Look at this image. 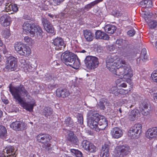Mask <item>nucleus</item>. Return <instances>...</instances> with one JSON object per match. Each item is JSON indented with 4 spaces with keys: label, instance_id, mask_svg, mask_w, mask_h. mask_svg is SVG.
Here are the masks:
<instances>
[{
    "label": "nucleus",
    "instance_id": "obj_1",
    "mask_svg": "<svg viewBox=\"0 0 157 157\" xmlns=\"http://www.w3.org/2000/svg\"><path fill=\"white\" fill-rule=\"evenodd\" d=\"M106 62L107 68L113 74L114 76L120 78L116 81L117 86L122 88L127 86L122 79L132 85L131 78L133 75L132 71L124 60L121 59L117 55L112 54L107 57Z\"/></svg>",
    "mask_w": 157,
    "mask_h": 157
},
{
    "label": "nucleus",
    "instance_id": "obj_2",
    "mask_svg": "<svg viewBox=\"0 0 157 157\" xmlns=\"http://www.w3.org/2000/svg\"><path fill=\"white\" fill-rule=\"evenodd\" d=\"M9 89L13 98L24 109L29 112L33 111L34 107L36 105V102L32 98L23 85L10 86Z\"/></svg>",
    "mask_w": 157,
    "mask_h": 157
},
{
    "label": "nucleus",
    "instance_id": "obj_3",
    "mask_svg": "<svg viewBox=\"0 0 157 157\" xmlns=\"http://www.w3.org/2000/svg\"><path fill=\"white\" fill-rule=\"evenodd\" d=\"M61 59L66 65L75 69H77L80 66V60L77 55L69 51H66L63 53Z\"/></svg>",
    "mask_w": 157,
    "mask_h": 157
},
{
    "label": "nucleus",
    "instance_id": "obj_4",
    "mask_svg": "<svg viewBox=\"0 0 157 157\" xmlns=\"http://www.w3.org/2000/svg\"><path fill=\"white\" fill-rule=\"evenodd\" d=\"M23 29L27 33H30L33 36L36 34L37 36H41L43 33L41 29L38 25L34 24H31L28 21L24 23L23 25Z\"/></svg>",
    "mask_w": 157,
    "mask_h": 157
},
{
    "label": "nucleus",
    "instance_id": "obj_5",
    "mask_svg": "<svg viewBox=\"0 0 157 157\" xmlns=\"http://www.w3.org/2000/svg\"><path fill=\"white\" fill-rule=\"evenodd\" d=\"M97 113L90 111L87 117V124L90 128L96 131L99 132V128L98 126V119L96 117Z\"/></svg>",
    "mask_w": 157,
    "mask_h": 157
},
{
    "label": "nucleus",
    "instance_id": "obj_6",
    "mask_svg": "<svg viewBox=\"0 0 157 157\" xmlns=\"http://www.w3.org/2000/svg\"><path fill=\"white\" fill-rule=\"evenodd\" d=\"M86 66L89 70H94L97 68L99 64L98 59L96 57L88 56L84 60Z\"/></svg>",
    "mask_w": 157,
    "mask_h": 157
},
{
    "label": "nucleus",
    "instance_id": "obj_7",
    "mask_svg": "<svg viewBox=\"0 0 157 157\" xmlns=\"http://www.w3.org/2000/svg\"><path fill=\"white\" fill-rule=\"evenodd\" d=\"M130 151V149L128 146L127 145L118 146L115 148L113 157H124Z\"/></svg>",
    "mask_w": 157,
    "mask_h": 157
},
{
    "label": "nucleus",
    "instance_id": "obj_8",
    "mask_svg": "<svg viewBox=\"0 0 157 157\" xmlns=\"http://www.w3.org/2000/svg\"><path fill=\"white\" fill-rule=\"evenodd\" d=\"M50 136L48 134H39L36 136L37 140L39 142L44 144L43 146L46 148L49 145L48 142L50 139Z\"/></svg>",
    "mask_w": 157,
    "mask_h": 157
},
{
    "label": "nucleus",
    "instance_id": "obj_9",
    "mask_svg": "<svg viewBox=\"0 0 157 157\" xmlns=\"http://www.w3.org/2000/svg\"><path fill=\"white\" fill-rule=\"evenodd\" d=\"M0 155L1 157H15L16 155L14 147L11 146L7 147Z\"/></svg>",
    "mask_w": 157,
    "mask_h": 157
},
{
    "label": "nucleus",
    "instance_id": "obj_10",
    "mask_svg": "<svg viewBox=\"0 0 157 157\" xmlns=\"http://www.w3.org/2000/svg\"><path fill=\"white\" fill-rule=\"evenodd\" d=\"M96 117L98 119V124L99 125V131L104 129L108 126V122L105 117L97 113Z\"/></svg>",
    "mask_w": 157,
    "mask_h": 157
},
{
    "label": "nucleus",
    "instance_id": "obj_11",
    "mask_svg": "<svg viewBox=\"0 0 157 157\" xmlns=\"http://www.w3.org/2000/svg\"><path fill=\"white\" fill-rule=\"evenodd\" d=\"M8 63L6 66V68L10 71L14 70L17 67V59L12 56H10L7 58Z\"/></svg>",
    "mask_w": 157,
    "mask_h": 157
},
{
    "label": "nucleus",
    "instance_id": "obj_12",
    "mask_svg": "<svg viewBox=\"0 0 157 157\" xmlns=\"http://www.w3.org/2000/svg\"><path fill=\"white\" fill-rule=\"evenodd\" d=\"M10 127L13 129L18 131H22L27 128V124L22 121H16L13 122L10 125Z\"/></svg>",
    "mask_w": 157,
    "mask_h": 157
},
{
    "label": "nucleus",
    "instance_id": "obj_13",
    "mask_svg": "<svg viewBox=\"0 0 157 157\" xmlns=\"http://www.w3.org/2000/svg\"><path fill=\"white\" fill-rule=\"evenodd\" d=\"M82 146L84 150L90 152H94L97 150L96 147L93 144L86 140L82 141Z\"/></svg>",
    "mask_w": 157,
    "mask_h": 157
},
{
    "label": "nucleus",
    "instance_id": "obj_14",
    "mask_svg": "<svg viewBox=\"0 0 157 157\" xmlns=\"http://www.w3.org/2000/svg\"><path fill=\"white\" fill-rule=\"evenodd\" d=\"M149 102L147 100L144 101L140 105L141 113L144 116L149 115L150 110L148 109Z\"/></svg>",
    "mask_w": 157,
    "mask_h": 157
},
{
    "label": "nucleus",
    "instance_id": "obj_15",
    "mask_svg": "<svg viewBox=\"0 0 157 157\" xmlns=\"http://www.w3.org/2000/svg\"><path fill=\"white\" fill-rule=\"evenodd\" d=\"M53 43L55 46L56 50H59L65 48V45L62 39L59 37H57L53 40Z\"/></svg>",
    "mask_w": 157,
    "mask_h": 157
},
{
    "label": "nucleus",
    "instance_id": "obj_16",
    "mask_svg": "<svg viewBox=\"0 0 157 157\" xmlns=\"http://www.w3.org/2000/svg\"><path fill=\"white\" fill-rule=\"evenodd\" d=\"M146 136L150 140L157 138V127L149 128L146 132Z\"/></svg>",
    "mask_w": 157,
    "mask_h": 157
},
{
    "label": "nucleus",
    "instance_id": "obj_17",
    "mask_svg": "<svg viewBox=\"0 0 157 157\" xmlns=\"http://www.w3.org/2000/svg\"><path fill=\"white\" fill-rule=\"evenodd\" d=\"M112 137L114 139H118L123 135L122 130L118 127H115L112 128L110 132Z\"/></svg>",
    "mask_w": 157,
    "mask_h": 157
},
{
    "label": "nucleus",
    "instance_id": "obj_18",
    "mask_svg": "<svg viewBox=\"0 0 157 157\" xmlns=\"http://www.w3.org/2000/svg\"><path fill=\"white\" fill-rule=\"evenodd\" d=\"M42 23L45 29L47 32L51 33H54V29L52 25L47 19L43 18Z\"/></svg>",
    "mask_w": 157,
    "mask_h": 157
},
{
    "label": "nucleus",
    "instance_id": "obj_19",
    "mask_svg": "<svg viewBox=\"0 0 157 157\" xmlns=\"http://www.w3.org/2000/svg\"><path fill=\"white\" fill-rule=\"evenodd\" d=\"M20 62L21 67L25 71H30L34 68L33 65L31 64L28 60L22 59L20 60Z\"/></svg>",
    "mask_w": 157,
    "mask_h": 157
},
{
    "label": "nucleus",
    "instance_id": "obj_20",
    "mask_svg": "<svg viewBox=\"0 0 157 157\" xmlns=\"http://www.w3.org/2000/svg\"><path fill=\"white\" fill-rule=\"evenodd\" d=\"M56 95L58 97L63 98L68 97L70 94L69 91L66 89L59 88L56 90Z\"/></svg>",
    "mask_w": 157,
    "mask_h": 157
},
{
    "label": "nucleus",
    "instance_id": "obj_21",
    "mask_svg": "<svg viewBox=\"0 0 157 157\" xmlns=\"http://www.w3.org/2000/svg\"><path fill=\"white\" fill-rule=\"evenodd\" d=\"M0 22L2 26H7L10 24L11 19L7 14H4L0 17Z\"/></svg>",
    "mask_w": 157,
    "mask_h": 157
},
{
    "label": "nucleus",
    "instance_id": "obj_22",
    "mask_svg": "<svg viewBox=\"0 0 157 157\" xmlns=\"http://www.w3.org/2000/svg\"><path fill=\"white\" fill-rule=\"evenodd\" d=\"M95 37L96 39L108 40L109 36L100 30H97L95 33Z\"/></svg>",
    "mask_w": 157,
    "mask_h": 157
},
{
    "label": "nucleus",
    "instance_id": "obj_23",
    "mask_svg": "<svg viewBox=\"0 0 157 157\" xmlns=\"http://www.w3.org/2000/svg\"><path fill=\"white\" fill-rule=\"evenodd\" d=\"M109 146L107 144H104L102 146L101 150V157H108L109 154Z\"/></svg>",
    "mask_w": 157,
    "mask_h": 157
},
{
    "label": "nucleus",
    "instance_id": "obj_24",
    "mask_svg": "<svg viewBox=\"0 0 157 157\" xmlns=\"http://www.w3.org/2000/svg\"><path fill=\"white\" fill-rule=\"evenodd\" d=\"M140 113L139 111L136 109L132 110L129 115V119L131 121H134L140 116Z\"/></svg>",
    "mask_w": 157,
    "mask_h": 157
},
{
    "label": "nucleus",
    "instance_id": "obj_25",
    "mask_svg": "<svg viewBox=\"0 0 157 157\" xmlns=\"http://www.w3.org/2000/svg\"><path fill=\"white\" fill-rule=\"evenodd\" d=\"M84 37L88 41H91L94 39V34L89 30H85L83 32Z\"/></svg>",
    "mask_w": 157,
    "mask_h": 157
},
{
    "label": "nucleus",
    "instance_id": "obj_26",
    "mask_svg": "<svg viewBox=\"0 0 157 157\" xmlns=\"http://www.w3.org/2000/svg\"><path fill=\"white\" fill-rule=\"evenodd\" d=\"M31 53V50L30 48L25 45L19 52V54L21 56H29Z\"/></svg>",
    "mask_w": 157,
    "mask_h": 157
},
{
    "label": "nucleus",
    "instance_id": "obj_27",
    "mask_svg": "<svg viewBox=\"0 0 157 157\" xmlns=\"http://www.w3.org/2000/svg\"><path fill=\"white\" fill-rule=\"evenodd\" d=\"M116 29L115 26L111 24L107 25L104 27L105 31L110 34H113Z\"/></svg>",
    "mask_w": 157,
    "mask_h": 157
},
{
    "label": "nucleus",
    "instance_id": "obj_28",
    "mask_svg": "<svg viewBox=\"0 0 157 157\" xmlns=\"http://www.w3.org/2000/svg\"><path fill=\"white\" fill-rule=\"evenodd\" d=\"M142 125L140 124H136L131 128L139 136L141 133L142 128Z\"/></svg>",
    "mask_w": 157,
    "mask_h": 157
},
{
    "label": "nucleus",
    "instance_id": "obj_29",
    "mask_svg": "<svg viewBox=\"0 0 157 157\" xmlns=\"http://www.w3.org/2000/svg\"><path fill=\"white\" fill-rule=\"evenodd\" d=\"M67 138L68 140L75 144H76L78 141L77 137L74 135L73 132L72 131L69 132Z\"/></svg>",
    "mask_w": 157,
    "mask_h": 157
},
{
    "label": "nucleus",
    "instance_id": "obj_30",
    "mask_svg": "<svg viewBox=\"0 0 157 157\" xmlns=\"http://www.w3.org/2000/svg\"><path fill=\"white\" fill-rule=\"evenodd\" d=\"M125 41L122 39L117 40L116 41L115 46L116 47L119 48H124L126 46Z\"/></svg>",
    "mask_w": 157,
    "mask_h": 157
},
{
    "label": "nucleus",
    "instance_id": "obj_31",
    "mask_svg": "<svg viewBox=\"0 0 157 157\" xmlns=\"http://www.w3.org/2000/svg\"><path fill=\"white\" fill-rule=\"evenodd\" d=\"M25 45L23 43L17 42L14 44V48L15 50L19 54Z\"/></svg>",
    "mask_w": 157,
    "mask_h": 157
},
{
    "label": "nucleus",
    "instance_id": "obj_32",
    "mask_svg": "<svg viewBox=\"0 0 157 157\" xmlns=\"http://www.w3.org/2000/svg\"><path fill=\"white\" fill-rule=\"evenodd\" d=\"M135 95L132 94V95H130L129 98H126V99H123V101L124 103H132L134 102L136 100V97L134 96Z\"/></svg>",
    "mask_w": 157,
    "mask_h": 157
},
{
    "label": "nucleus",
    "instance_id": "obj_33",
    "mask_svg": "<svg viewBox=\"0 0 157 157\" xmlns=\"http://www.w3.org/2000/svg\"><path fill=\"white\" fill-rule=\"evenodd\" d=\"M103 0H96L86 5L85 6V8L86 9V10H88L95 5L101 2Z\"/></svg>",
    "mask_w": 157,
    "mask_h": 157
},
{
    "label": "nucleus",
    "instance_id": "obj_34",
    "mask_svg": "<svg viewBox=\"0 0 157 157\" xmlns=\"http://www.w3.org/2000/svg\"><path fill=\"white\" fill-rule=\"evenodd\" d=\"M105 99H102L98 104V106L100 109L104 110L105 109V105H109V103H107Z\"/></svg>",
    "mask_w": 157,
    "mask_h": 157
},
{
    "label": "nucleus",
    "instance_id": "obj_35",
    "mask_svg": "<svg viewBox=\"0 0 157 157\" xmlns=\"http://www.w3.org/2000/svg\"><path fill=\"white\" fill-rule=\"evenodd\" d=\"M128 136L132 138H136L138 137L139 136L138 134L136 133L131 128L128 131Z\"/></svg>",
    "mask_w": 157,
    "mask_h": 157
},
{
    "label": "nucleus",
    "instance_id": "obj_36",
    "mask_svg": "<svg viewBox=\"0 0 157 157\" xmlns=\"http://www.w3.org/2000/svg\"><path fill=\"white\" fill-rule=\"evenodd\" d=\"M24 41L29 45H33L35 43L34 40L28 36H25L24 38Z\"/></svg>",
    "mask_w": 157,
    "mask_h": 157
},
{
    "label": "nucleus",
    "instance_id": "obj_37",
    "mask_svg": "<svg viewBox=\"0 0 157 157\" xmlns=\"http://www.w3.org/2000/svg\"><path fill=\"white\" fill-rule=\"evenodd\" d=\"M132 85L130 86V88L128 90H125L122 88L119 89L118 94H127L128 92L130 91L131 90L132 88Z\"/></svg>",
    "mask_w": 157,
    "mask_h": 157
},
{
    "label": "nucleus",
    "instance_id": "obj_38",
    "mask_svg": "<svg viewBox=\"0 0 157 157\" xmlns=\"http://www.w3.org/2000/svg\"><path fill=\"white\" fill-rule=\"evenodd\" d=\"M52 109L50 108H45L43 111L44 114L47 117L50 116L52 113Z\"/></svg>",
    "mask_w": 157,
    "mask_h": 157
},
{
    "label": "nucleus",
    "instance_id": "obj_39",
    "mask_svg": "<svg viewBox=\"0 0 157 157\" xmlns=\"http://www.w3.org/2000/svg\"><path fill=\"white\" fill-rule=\"evenodd\" d=\"M6 132L7 131L5 127L3 126H0V137L5 136Z\"/></svg>",
    "mask_w": 157,
    "mask_h": 157
},
{
    "label": "nucleus",
    "instance_id": "obj_40",
    "mask_svg": "<svg viewBox=\"0 0 157 157\" xmlns=\"http://www.w3.org/2000/svg\"><path fill=\"white\" fill-rule=\"evenodd\" d=\"M71 152L74 154L77 157H82V153L78 150L71 149Z\"/></svg>",
    "mask_w": 157,
    "mask_h": 157
},
{
    "label": "nucleus",
    "instance_id": "obj_41",
    "mask_svg": "<svg viewBox=\"0 0 157 157\" xmlns=\"http://www.w3.org/2000/svg\"><path fill=\"white\" fill-rule=\"evenodd\" d=\"M136 54L133 52H128L126 53V56H124L125 57H126L128 59L130 60L135 57Z\"/></svg>",
    "mask_w": 157,
    "mask_h": 157
},
{
    "label": "nucleus",
    "instance_id": "obj_42",
    "mask_svg": "<svg viewBox=\"0 0 157 157\" xmlns=\"http://www.w3.org/2000/svg\"><path fill=\"white\" fill-rule=\"evenodd\" d=\"M151 76L153 81L157 83V69L153 71L151 74Z\"/></svg>",
    "mask_w": 157,
    "mask_h": 157
},
{
    "label": "nucleus",
    "instance_id": "obj_43",
    "mask_svg": "<svg viewBox=\"0 0 157 157\" xmlns=\"http://www.w3.org/2000/svg\"><path fill=\"white\" fill-rule=\"evenodd\" d=\"M141 56L142 59L144 61H145V60L147 59V56L146 55V51L145 49H142Z\"/></svg>",
    "mask_w": 157,
    "mask_h": 157
},
{
    "label": "nucleus",
    "instance_id": "obj_44",
    "mask_svg": "<svg viewBox=\"0 0 157 157\" xmlns=\"http://www.w3.org/2000/svg\"><path fill=\"white\" fill-rule=\"evenodd\" d=\"M118 86L113 87L111 89V91L112 94H114L116 96L118 95L119 89L118 88Z\"/></svg>",
    "mask_w": 157,
    "mask_h": 157
},
{
    "label": "nucleus",
    "instance_id": "obj_45",
    "mask_svg": "<svg viewBox=\"0 0 157 157\" xmlns=\"http://www.w3.org/2000/svg\"><path fill=\"white\" fill-rule=\"evenodd\" d=\"M149 27L152 29L155 28L157 25V22L155 21H151L148 23Z\"/></svg>",
    "mask_w": 157,
    "mask_h": 157
},
{
    "label": "nucleus",
    "instance_id": "obj_46",
    "mask_svg": "<svg viewBox=\"0 0 157 157\" xmlns=\"http://www.w3.org/2000/svg\"><path fill=\"white\" fill-rule=\"evenodd\" d=\"M11 5L12 4L8 3L6 4L5 7V10L6 12H9L11 11Z\"/></svg>",
    "mask_w": 157,
    "mask_h": 157
},
{
    "label": "nucleus",
    "instance_id": "obj_47",
    "mask_svg": "<svg viewBox=\"0 0 157 157\" xmlns=\"http://www.w3.org/2000/svg\"><path fill=\"white\" fill-rule=\"evenodd\" d=\"M10 35V33L9 30L6 29L3 32V36L5 38H7Z\"/></svg>",
    "mask_w": 157,
    "mask_h": 157
},
{
    "label": "nucleus",
    "instance_id": "obj_48",
    "mask_svg": "<svg viewBox=\"0 0 157 157\" xmlns=\"http://www.w3.org/2000/svg\"><path fill=\"white\" fill-rule=\"evenodd\" d=\"M135 31L133 29H131L129 30L127 32L128 35L130 36H133L135 34Z\"/></svg>",
    "mask_w": 157,
    "mask_h": 157
},
{
    "label": "nucleus",
    "instance_id": "obj_49",
    "mask_svg": "<svg viewBox=\"0 0 157 157\" xmlns=\"http://www.w3.org/2000/svg\"><path fill=\"white\" fill-rule=\"evenodd\" d=\"M11 11H13V12H16L18 10V8L17 5L15 4H12L11 5Z\"/></svg>",
    "mask_w": 157,
    "mask_h": 157
},
{
    "label": "nucleus",
    "instance_id": "obj_50",
    "mask_svg": "<svg viewBox=\"0 0 157 157\" xmlns=\"http://www.w3.org/2000/svg\"><path fill=\"white\" fill-rule=\"evenodd\" d=\"M65 123L68 125H71L72 124L73 121L70 117H68L65 119Z\"/></svg>",
    "mask_w": 157,
    "mask_h": 157
},
{
    "label": "nucleus",
    "instance_id": "obj_51",
    "mask_svg": "<svg viewBox=\"0 0 157 157\" xmlns=\"http://www.w3.org/2000/svg\"><path fill=\"white\" fill-rule=\"evenodd\" d=\"M78 123L80 124H82L83 123V117L81 114L79 115L78 117Z\"/></svg>",
    "mask_w": 157,
    "mask_h": 157
},
{
    "label": "nucleus",
    "instance_id": "obj_52",
    "mask_svg": "<svg viewBox=\"0 0 157 157\" xmlns=\"http://www.w3.org/2000/svg\"><path fill=\"white\" fill-rule=\"evenodd\" d=\"M64 0H54L53 1V3L54 5L56 6V5H59L60 2L63 1Z\"/></svg>",
    "mask_w": 157,
    "mask_h": 157
},
{
    "label": "nucleus",
    "instance_id": "obj_53",
    "mask_svg": "<svg viewBox=\"0 0 157 157\" xmlns=\"http://www.w3.org/2000/svg\"><path fill=\"white\" fill-rule=\"evenodd\" d=\"M148 0H144L141 2V4L143 5V6L146 7V5L148 3Z\"/></svg>",
    "mask_w": 157,
    "mask_h": 157
},
{
    "label": "nucleus",
    "instance_id": "obj_54",
    "mask_svg": "<svg viewBox=\"0 0 157 157\" xmlns=\"http://www.w3.org/2000/svg\"><path fill=\"white\" fill-rule=\"evenodd\" d=\"M152 6V2L151 0H148L147 4L146 5V7L147 8H150Z\"/></svg>",
    "mask_w": 157,
    "mask_h": 157
},
{
    "label": "nucleus",
    "instance_id": "obj_55",
    "mask_svg": "<svg viewBox=\"0 0 157 157\" xmlns=\"http://www.w3.org/2000/svg\"><path fill=\"white\" fill-rule=\"evenodd\" d=\"M115 48V47L113 45H110L109 47V49L110 51L114 50Z\"/></svg>",
    "mask_w": 157,
    "mask_h": 157
},
{
    "label": "nucleus",
    "instance_id": "obj_56",
    "mask_svg": "<svg viewBox=\"0 0 157 157\" xmlns=\"http://www.w3.org/2000/svg\"><path fill=\"white\" fill-rule=\"evenodd\" d=\"M4 2V0H0V6Z\"/></svg>",
    "mask_w": 157,
    "mask_h": 157
},
{
    "label": "nucleus",
    "instance_id": "obj_57",
    "mask_svg": "<svg viewBox=\"0 0 157 157\" xmlns=\"http://www.w3.org/2000/svg\"><path fill=\"white\" fill-rule=\"evenodd\" d=\"M154 64L156 67H157V60H155L154 62Z\"/></svg>",
    "mask_w": 157,
    "mask_h": 157
},
{
    "label": "nucleus",
    "instance_id": "obj_58",
    "mask_svg": "<svg viewBox=\"0 0 157 157\" xmlns=\"http://www.w3.org/2000/svg\"><path fill=\"white\" fill-rule=\"evenodd\" d=\"M3 53H4V54H6V52H7V50L5 49L3 51Z\"/></svg>",
    "mask_w": 157,
    "mask_h": 157
},
{
    "label": "nucleus",
    "instance_id": "obj_59",
    "mask_svg": "<svg viewBox=\"0 0 157 157\" xmlns=\"http://www.w3.org/2000/svg\"><path fill=\"white\" fill-rule=\"evenodd\" d=\"M48 16L51 18H53L54 17V15L51 14H49Z\"/></svg>",
    "mask_w": 157,
    "mask_h": 157
},
{
    "label": "nucleus",
    "instance_id": "obj_60",
    "mask_svg": "<svg viewBox=\"0 0 157 157\" xmlns=\"http://www.w3.org/2000/svg\"><path fill=\"white\" fill-rule=\"evenodd\" d=\"M154 97H155V98H156V99H157V93L156 94H155V95H154Z\"/></svg>",
    "mask_w": 157,
    "mask_h": 157
},
{
    "label": "nucleus",
    "instance_id": "obj_61",
    "mask_svg": "<svg viewBox=\"0 0 157 157\" xmlns=\"http://www.w3.org/2000/svg\"><path fill=\"white\" fill-rule=\"evenodd\" d=\"M2 114V112L1 110H0V117L1 116Z\"/></svg>",
    "mask_w": 157,
    "mask_h": 157
},
{
    "label": "nucleus",
    "instance_id": "obj_62",
    "mask_svg": "<svg viewBox=\"0 0 157 157\" xmlns=\"http://www.w3.org/2000/svg\"><path fill=\"white\" fill-rule=\"evenodd\" d=\"M155 48H157V41L155 43Z\"/></svg>",
    "mask_w": 157,
    "mask_h": 157
},
{
    "label": "nucleus",
    "instance_id": "obj_63",
    "mask_svg": "<svg viewBox=\"0 0 157 157\" xmlns=\"http://www.w3.org/2000/svg\"><path fill=\"white\" fill-rule=\"evenodd\" d=\"M4 102L5 103L7 104L8 103V101L7 100H6Z\"/></svg>",
    "mask_w": 157,
    "mask_h": 157
},
{
    "label": "nucleus",
    "instance_id": "obj_64",
    "mask_svg": "<svg viewBox=\"0 0 157 157\" xmlns=\"http://www.w3.org/2000/svg\"><path fill=\"white\" fill-rule=\"evenodd\" d=\"M85 52H86V51L85 50H82V51H81V52L82 53H85Z\"/></svg>",
    "mask_w": 157,
    "mask_h": 157
}]
</instances>
